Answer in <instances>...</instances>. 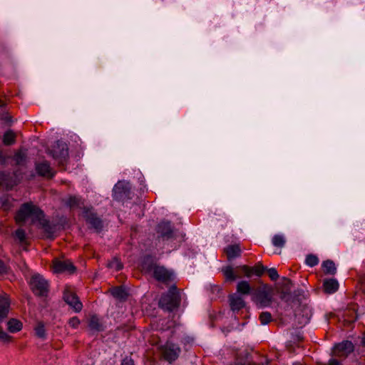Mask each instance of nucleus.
Returning <instances> with one entry per match:
<instances>
[{"label":"nucleus","mask_w":365,"mask_h":365,"mask_svg":"<svg viewBox=\"0 0 365 365\" xmlns=\"http://www.w3.org/2000/svg\"><path fill=\"white\" fill-rule=\"evenodd\" d=\"M41 217H44L43 212L39 207L32 202L22 204L16 214L15 220L16 223L21 225L27 219H31V223H36Z\"/></svg>","instance_id":"f257e3e1"},{"label":"nucleus","mask_w":365,"mask_h":365,"mask_svg":"<svg viewBox=\"0 0 365 365\" xmlns=\"http://www.w3.org/2000/svg\"><path fill=\"white\" fill-rule=\"evenodd\" d=\"M181 302V297L175 285H173L168 292L163 294L159 300V307L166 311L172 312L178 308Z\"/></svg>","instance_id":"f03ea898"},{"label":"nucleus","mask_w":365,"mask_h":365,"mask_svg":"<svg viewBox=\"0 0 365 365\" xmlns=\"http://www.w3.org/2000/svg\"><path fill=\"white\" fill-rule=\"evenodd\" d=\"M273 296V288L269 285L263 284L253 292L252 299L259 308H264L272 304Z\"/></svg>","instance_id":"7ed1b4c3"},{"label":"nucleus","mask_w":365,"mask_h":365,"mask_svg":"<svg viewBox=\"0 0 365 365\" xmlns=\"http://www.w3.org/2000/svg\"><path fill=\"white\" fill-rule=\"evenodd\" d=\"M157 232L163 240H177L179 242L184 240L185 235L174 230L170 222L168 221L159 223Z\"/></svg>","instance_id":"20e7f679"},{"label":"nucleus","mask_w":365,"mask_h":365,"mask_svg":"<svg viewBox=\"0 0 365 365\" xmlns=\"http://www.w3.org/2000/svg\"><path fill=\"white\" fill-rule=\"evenodd\" d=\"M29 285L33 293L38 297H46L48 292V282L40 274H34Z\"/></svg>","instance_id":"39448f33"},{"label":"nucleus","mask_w":365,"mask_h":365,"mask_svg":"<svg viewBox=\"0 0 365 365\" xmlns=\"http://www.w3.org/2000/svg\"><path fill=\"white\" fill-rule=\"evenodd\" d=\"M48 153L61 163L68 156V145L66 143L58 140L52 148L48 150Z\"/></svg>","instance_id":"423d86ee"},{"label":"nucleus","mask_w":365,"mask_h":365,"mask_svg":"<svg viewBox=\"0 0 365 365\" xmlns=\"http://www.w3.org/2000/svg\"><path fill=\"white\" fill-rule=\"evenodd\" d=\"M130 187L128 182L118 181L113 189V197L115 200L120 201L130 198Z\"/></svg>","instance_id":"0eeeda50"},{"label":"nucleus","mask_w":365,"mask_h":365,"mask_svg":"<svg viewBox=\"0 0 365 365\" xmlns=\"http://www.w3.org/2000/svg\"><path fill=\"white\" fill-rule=\"evenodd\" d=\"M53 270L56 273L68 272L73 274L76 268L69 259H54L52 262Z\"/></svg>","instance_id":"6e6552de"},{"label":"nucleus","mask_w":365,"mask_h":365,"mask_svg":"<svg viewBox=\"0 0 365 365\" xmlns=\"http://www.w3.org/2000/svg\"><path fill=\"white\" fill-rule=\"evenodd\" d=\"M162 351L164 359L170 363L178 358L181 350L177 344L168 341L163 346Z\"/></svg>","instance_id":"1a4fd4ad"},{"label":"nucleus","mask_w":365,"mask_h":365,"mask_svg":"<svg viewBox=\"0 0 365 365\" xmlns=\"http://www.w3.org/2000/svg\"><path fill=\"white\" fill-rule=\"evenodd\" d=\"M63 300L75 310V312H79L81 311L83 304L80 302L76 293L66 289L63 292Z\"/></svg>","instance_id":"9d476101"},{"label":"nucleus","mask_w":365,"mask_h":365,"mask_svg":"<svg viewBox=\"0 0 365 365\" xmlns=\"http://www.w3.org/2000/svg\"><path fill=\"white\" fill-rule=\"evenodd\" d=\"M354 350L352 342L349 341H344L334 346V355L337 357L346 358Z\"/></svg>","instance_id":"9b49d317"},{"label":"nucleus","mask_w":365,"mask_h":365,"mask_svg":"<svg viewBox=\"0 0 365 365\" xmlns=\"http://www.w3.org/2000/svg\"><path fill=\"white\" fill-rule=\"evenodd\" d=\"M311 316V310L306 306L299 307L296 309L294 314L295 319L299 326H304L309 323Z\"/></svg>","instance_id":"f8f14e48"},{"label":"nucleus","mask_w":365,"mask_h":365,"mask_svg":"<svg viewBox=\"0 0 365 365\" xmlns=\"http://www.w3.org/2000/svg\"><path fill=\"white\" fill-rule=\"evenodd\" d=\"M154 277L160 282L168 283L174 278L173 272L167 269L164 267L156 266L153 272Z\"/></svg>","instance_id":"ddd939ff"},{"label":"nucleus","mask_w":365,"mask_h":365,"mask_svg":"<svg viewBox=\"0 0 365 365\" xmlns=\"http://www.w3.org/2000/svg\"><path fill=\"white\" fill-rule=\"evenodd\" d=\"M85 218L86 222L94 228L97 232H100L103 229V221L98 217L97 214L90 210H85Z\"/></svg>","instance_id":"4468645a"},{"label":"nucleus","mask_w":365,"mask_h":365,"mask_svg":"<svg viewBox=\"0 0 365 365\" xmlns=\"http://www.w3.org/2000/svg\"><path fill=\"white\" fill-rule=\"evenodd\" d=\"M36 170L38 175L46 178H52L56 172L51 168L50 163L46 160L36 164Z\"/></svg>","instance_id":"2eb2a0df"},{"label":"nucleus","mask_w":365,"mask_h":365,"mask_svg":"<svg viewBox=\"0 0 365 365\" xmlns=\"http://www.w3.org/2000/svg\"><path fill=\"white\" fill-rule=\"evenodd\" d=\"M37 222L39 228L43 230L46 237L53 239V235L56 232V225L51 224L48 220L45 219V216L41 217Z\"/></svg>","instance_id":"dca6fc26"},{"label":"nucleus","mask_w":365,"mask_h":365,"mask_svg":"<svg viewBox=\"0 0 365 365\" xmlns=\"http://www.w3.org/2000/svg\"><path fill=\"white\" fill-rule=\"evenodd\" d=\"M229 304L232 312H239L245 307V302L242 296L237 293L232 294L229 296Z\"/></svg>","instance_id":"f3484780"},{"label":"nucleus","mask_w":365,"mask_h":365,"mask_svg":"<svg viewBox=\"0 0 365 365\" xmlns=\"http://www.w3.org/2000/svg\"><path fill=\"white\" fill-rule=\"evenodd\" d=\"M108 292L116 299L120 302H125L128 299L129 294L122 286L113 287L109 289Z\"/></svg>","instance_id":"a211bd4d"},{"label":"nucleus","mask_w":365,"mask_h":365,"mask_svg":"<svg viewBox=\"0 0 365 365\" xmlns=\"http://www.w3.org/2000/svg\"><path fill=\"white\" fill-rule=\"evenodd\" d=\"M10 308V301L7 297H0V321L7 318Z\"/></svg>","instance_id":"6ab92c4d"},{"label":"nucleus","mask_w":365,"mask_h":365,"mask_svg":"<svg viewBox=\"0 0 365 365\" xmlns=\"http://www.w3.org/2000/svg\"><path fill=\"white\" fill-rule=\"evenodd\" d=\"M237 294L241 295H252V289L250 284L246 280H241L237 284Z\"/></svg>","instance_id":"aec40b11"},{"label":"nucleus","mask_w":365,"mask_h":365,"mask_svg":"<svg viewBox=\"0 0 365 365\" xmlns=\"http://www.w3.org/2000/svg\"><path fill=\"white\" fill-rule=\"evenodd\" d=\"M323 287L327 294H333L339 289V283L335 279H329L324 281Z\"/></svg>","instance_id":"412c9836"},{"label":"nucleus","mask_w":365,"mask_h":365,"mask_svg":"<svg viewBox=\"0 0 365 365\" xmlns=\"http://www.w3.org/2000/svg\"><path fill=\"white\" fill-rule=\"evenodd\" d=\"M225 252L227 255V259L231 260L240 255L241 249L238 245H231L225 249Z\"/></svg>","instance_id":"4be33fe9"},{"label":"nucleus","mask_w":365,"mask_h":365,"mask_svg":"<svg viewBox=\"0 0 365 365\" xmlns=\"http://www.w3.org/2000/svg\"><path fill=\"white\" fill-rule=\"evenodd\" d=\"M27 158V150L19 149L14 155L13 160L18 165H23L26 163Z\"/></svg>","instance_id":"5701e85b"},{"label":"nucleus","mask_w":365,"mask_h":365,"mask_svg":"<svg viewBox=\"0 0 365 365\" xmlns=\"http://www.w3.org/2000/svg\"><path fill=\"white\" fill-rule=\"evenodd\" d=\"M22 327V323L18 319L12 318L7 322V329L11 333H16L21 331Z\"/></svg>","instance_id":"b1692460"},{"label":"nucleus","mask_w":365,"mask_h":365,"mask_svg":"<svg viewBox=\"0 0 365 365\" xmlns=\"http://www.w3.org/2000/svg\"><path fill=\"white\" fill-rule=\"evenodd\" d=\"M0 185L5 187L6 189L12 188L14 183L9 174L0 172Z\"/></svg>","instance_id":"393cba45"},{"label":"nucleus","mask_w":365,"mask_h":365,"mask_svg":"<svg viewBox=\"0 0 365 365\" xmlns=\"http://www.w3.org/2000/svg\"><path fill=\"white\" fill-rule=\"evenodd\" d=\"M323 271L326 274H335L336 268L335 264L331 260H326L322 263Z\"/></svg>","instance_id":"a878e982"},{"label":"nucleus","mask_w":365,"mask_h":365,"mask_svg":"<svg viewBox=\"0 0 365 365\" xmlns=\"http://www.w3.org/2000/svg\"><path fill=\"white\" fill-rule=\"evenodd\" d=\"M222 272H223L227 281H235L239 276H237L235 272L234 269L231 266H227L222 269Z\"/></svg>","instance_id":"bb28decb"},{"label":"nucleus","mask_w":365,"mask_h":365,"mask_svg":"<svg viewBox=\"0 0 365 365\" xmlns=\"http://www.w3.org/2000/svg\"><path fill=\"white\" fill-rule=\"evenodd\" d=\"M272 245L276 247L282 248L286 244V238L284 235H274L272 239Z\"/></svg>","instance_id":"cd10ccee"},{"label":"nucleus","mask_w":365,"mask_h":365,"mask_svg":"<svg viewBox=\"0 0 365 365\" xmlns=\"http://www.w3.org/2000/svg\"><path fill=\"white\" fill-rule=\"evenodd\" d=\"M16 141V135L12 130L6 131L3 136V143L5 145H13Z\"/></svg>","instance_id":"c85d7f7f"},{"label":"nucleus","mask_w":365,"mask_h":365,"mask_svg":"<svg viewBox=\"0 0 365 365\" xmlns=\"http://www.w3.org/2000/svg\"><path fill=\"white\" fill-rule=\"evenodd\" d=\"M88 327L91 329L99 331L102 329L101 324L100 323L99 319L96 316H92L88 322Z\"/></svg>","instance_id":"c756f323"},{"label":"nucleus","mask_w":365,"mask_h":365,"mask_svg":"<svg viewBox=\"0 0 365 365\" xmlns=\"http://www.w3.org/2000/svg\"><path fill=\"white\" fill-rule=\"evenodd\" d=\"M107 267L115 271H119L123 268V264L118 258L114 257L108 263Z\"/></svg>","instance_id":"7c9ffc66"},{"label":"nucleus","mask_w":365,"mask_h":365,"mask_svg":"<svg viewBox=\"0 0 365 365\" xmlns=\"http://www.w3.org/2000/svg\"><path fill=\"white\" fill-rule=\"evenodd\" d=\"M36 335L38 338L44 339L46 337V330L43 322H38L35 327Z\"/></svg>","instance_id":"2f4dec72"},{"label":"nucleus","mask_w":365,"mask_h":365,"mask_svg":"<svg viewBox=\"0 0 365 365\" xmlns=\"http://www.w3.org/2000/svg\"><path fill=\"white\" fill-rule=\"evenodd\" d=\"M319 258L316 255L312 254L308 255L305 259L307 265L311 267L317 265L319 264Z\"/></svg>","instance_id":"473e14b6"},{"label":"nucleus","mask_w":365,"mask_h":365,"mask_svg":"<svg viewBox=\"0 0 365 365\" xmlns=\"http://www.w3.org/2000/svg\"><path fill=\"white\" fill-rule=\"evenodd\" d=\"M14 236L20 243L26 244V238L25 231L22 229H18L16 230Z\"/></svg>","instance_id":"72a5a7b5"},{"label":"nucleus","mask_w":365,"mask_h":365,"mask_svg":"<svg viewBox=\"0 0 365 365\" xmlns=\"http://www.w3.org/2000/svg\"><path fill=\"white\" fill-rule=\"evenodd\" d=\"M252 274H255L257 277H261L267 269V267L263 266L262 264H257L255 267H252Z\"/></svg>","instance_id":"f704fd0d"},{"label":"nucleus","mask_w":365,"mask_h":365,"mask_svg":"<svg viewBox=\"0 0 365 365\" xmlns=\"http://www.w3.org/2000/svg\"><path fill=\"white\" fill-rule=\"evenodd\" d=\"M271 319L272 315L268 312H262L261 314L259 315V320L262 324L264 325L268 324L269 322H271Z\"/></svg>","instance_id":"c9c22d12"},{"label":"nucleus","mask_w":365,"mask_h":365,"mask_svg":"<svg viewBox=\"0 0 365 365\" xmlns=\"http://www.w3.org/2000/svg\"><path fill=\"white\" fill-rule=\"evenodd\" d=\"M81 199L76 196H70L67 200V205L70 207H78L80 204Z\"/></svg>","instance_id":"e433bc0d"},{"label":"nucleus","mask_w":365,"mask_h":365,"mask_svg":"<svg viewBox=\"0 0 365 365\" xmlns=\"http://www.w3.org/2000/svg\"><path fill=\"white\" fill-rule=\"evenodd\" d=\"M13 337L9 335L6 332H5L2 327H0V340L5 343H9L11 341Z\"/></svg>","instance_id":"4c0bfd02"},{"label":"nucleus","mask_w":365,"mask_h":365,"mask_svg":"<svg viewBox=\"0 0 365 365\" xmlns=\"http://www.w3.org/2000/svg\"><path fill=\"white\" fill-rule=\"evenodd\" d=\"M242 273L247 277H250L252 275V269L251 267L247 265H242L238 267Z\"/></svg>","instance_id":"58836bf2"},{"label":"nucleus","mask_w":365,"mask_h":365,"mask_svg":"<svg viewBox=\"0 0 365 365\" xmlns=\"http://www.w3.org/2000/svg\"><path fill=\"white\" fill-rule=\"evenodd\" d=\"M266 270L267 271V274L272 280L275 281L279 278L278 272L275 268H269L267 269Z\"/></svg>","instance_id":"ea45409f"},{"label":"nucleus","mask_w":365,"mask_h":365,"mask_svg":"<svg viewBox=\"0 0 365 365\" xmlns=\"http://www.w3.org/2000/svg\"><path fill=\"white\" fill-rule=\"evenodd\" d=\"M153 264V258L151 256H146L143 261V267L150 269Z\"/></svg>","instance_id":"a19ab883"},{"label":"nucleus","mask_w":365,"mask_h":365,"mask_svg":"<svg viewBox=\"0 0 365 365\" xmlns=\"http://www.w3.org/2000/svg\"><path fill=\"white\" fill-rule=\"evenodd\" d=\"M283 285L285 289V293L289 294L291 289L292 281L289 279L284 278L283 279Z\"/></svg>","instance_id":"79ce46f5"},{"label":"nucleus","mask_w":365,"mask_h":365,"mask_svg":"<svg viewBox=\"0 0 365 365\" xmlns=\"http://www.w3.org/2000/svg\"><path fill=\"white\" fill-rule=\"evenodd\" d=\"M68 324L73 328H76L80 324V320L76 317H72L69 319Z\"/></svg>","instance_id":"37998d69"},{"label":"nucleus","mask_w":365,"mask_h":365,"mask_svg":"<svg viewBox=\"0 0 365 365\" xmlns=\"http://www.w3.org/2000/svg\"><path fill=\"white\" fill-rule=\"evenodd\" d=\"M6 272H7V266L1 259H0V274H4Z\"/></svg>","instance_id":"c03bdc74"},{"label":"nucleus","mask_w":365,"mask_h":365,"mask_svg":"<svg viewBox=\"0 0 365 365\" xmlns=\"http://www.w3.org/2000/svg\"><path fill=\"white\" fill-rule=\"evenodd\" d=\"M169 323H170V322H169L168 320L160 319V325H162V326L166 325V328L161 327L160 329L164 331V330H166V329H169L170 327V325H168V324H169Z\"/></svg>","instance_id":"a18cd8bd"},{"label":"nucleus","mask_w":365,"mask_h":365,"mask_svg":"<svg viewBox=\"0 0 365 365\" xmlns=\"http://www.w3.org/2000/svg\"><path fill=\"white\" fill-rule=\"evenodd\" d=\"M121 365H135V363L133 359L125 358L123 360Z\"/></svg>","instance_id":"49530a36"},{"label":"nucleus","mask_w":365,"mask_h":365,"mask_svg":"<svg viewBox=\"0 0 365 365\" xmlns=\"http://www.w3.org/2000/svg\"><path fill=\"white\" fill-rule=\"evenodd\" d=\"M329 365H341L339 361L335 359H331L329 360Z\"/></svg>","instance_id":"de8ad7c7"},{"label":"nucleus","mask_w":365,"mask_h":365,"mask_svg":"<svg viewBox=\"0 0 365 365\" xmlns=\"http://www.w3.org/2000/svg\"><path fill=\"white\" fill-rule=\"evenodd\" d=\"M5 161V158L3 155V152H2V150L1 148H0V162L1 163H3Z\"/></svg>","instance_id":"09e8293b"},{"label":"nucleus","mask_w":365,"mask_h":365,"mask_svg":"<svg viewBox=\"0 0 365 365\" xmlns=\"http://www.w3.org/2000/svg\"><path fill=\"white\" fill-rule=\"evenodd\" d=\"M140 187L139 188H140V190L143 192H144L145 190H147V189H146V187H145V185H143L141 183L140 184Z\"/></svg>","instance_id":"8fccbe9b"},{"label":"nucleus","mask_w":365,"mask_h":365,"mask_svg":"<svg viewBox=\"0 0 365 365\" xmlns=\"http://www.w3.org/2000/svg\"><path fill=\"white\" fill-rule=\"evenodd\" d=\"M5 103H4L3 101L0 100V107H3L4 106Z\"/></svg>","instance_id":"3c124183"},{"label":"nucleus","mask_w":365,"mask_h":365,"mask_svg":"<svg viewBox=\"0 0 365 365\" xmlns=\"http://www.w3.org/2000/svg\"><path fill=\"white\" fill-rule=\"evenodd\" d=\"M237 364H238V365H249V364H247L245 363H244V364H242V363H237Z\"/></svg>","instance_id":"603ef678"},{"label":"nucleus","mask_w":365,"mask_h":365,"mask_svg":"<svg viewBox=\"0 0 365 365\" xmlns=\"http://www.w3.org/2000/svg\"><path fill=\"white\" fill-rule=\"evenodd\" d=\"M363 344H365V338L363 339Z\"/></svg>","instance_id":"864d4df0"},{"label":"nucleus","mask_w":365,"mask_h":365,"mask_svg":"<svg viewBox=\"0 0 365 365\" xmlns=\"http://www.w3.org/2000/svg\"><path fill=\"white\" fill-rule=\"evenodd\" d=\"M230 329L226 330V334H227V333H228V332H230Z\"/></svg>","instance_id":"5fc2aeb1"},{"label":"nucleus","mask_w":365,"mask_h":365,"mask_svg":"<svg viewBox=\"0 0 365 365\" xmlns=\"http://www.w3.org/2000/svg\"><path fill=\"white\" fill-rule=\"evenodd\" d=\"M294 365H297V364H294Z\"/></svg>","instance_id":"6e6d98bb"}]
</instances>
